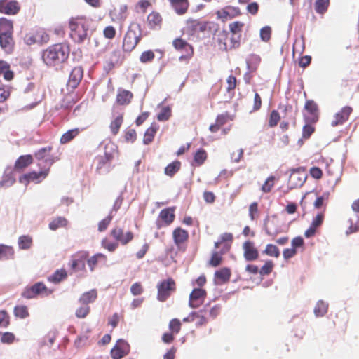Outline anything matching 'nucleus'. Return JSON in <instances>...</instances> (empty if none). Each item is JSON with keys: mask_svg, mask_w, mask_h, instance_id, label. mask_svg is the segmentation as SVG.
Wrapping results in <instances>:
<instances>
[{"mask_svg": "<svg viewBox=\"0 0 359 359\" xmlns=\"http://www.w3.org/2000/svg\"><path fill=\"white\" fill-rule=\"evenodd\" d=\"M69 46L64 43L48 46L42 52V60L48 67L58 66L65 62L69 55Z\"/></svg>", "mask_w": 359, "mask_h": 359, "instance_id": "nucleus-1", "label": "nucleus"}, {"mask_svg": "<svg viewBox=\"0 0 359 359\" xmlns=\"http://www.w3.org/2000/svg\"><path fill=\"white\" fill-rule=\"evenodd\" d=\"M69 36L76 43H83L88 38L90 21L83 15L72 17L68 21Z\"/></svg>", "mask_w": 359, "mask_h": 359, "instance_id": "nucleus-2", "label": "nucleus"}, {"mask_svg": "<svg viewBox=\"0 0 359 359\" xmlns=\"http://www.w3.org/2000/svg\"><path fill=\"white\" fill-rule=\"evenodd\" d=\"M111 236L116 241V242L109 241L107 238L102 239L101 244L102 247L109 252H114L118 244L126 245L131 242L134 238V233L131 231H124L123 229L121 226H116L110 231Z\"/></svg>", "mask_w": 359, "mask_h": 359, "instance_id": "nucleus-3", "label": "nucleus"}, {"mask_svg": "<svg viewBox=\"0 0 359 359\" xmlns=\"http://www.w3.org/2000/svg\"><path fill=\"white\" fill-rule=\"evenodd\" d=\"M140 39V25L137 23H131L123 37L122 43L123 50L130 53L137 46Z\"/></svg>", "mask_w": 359, "mask_h": 359, "instance_id": "nucleus-4", "label": "nucleus"}, {"mask_svg": "<svg viewBox=\"0 0 359 359\" xmlns=\"http://www.w3.org/2000/svg\"><path fill=\"white\" fill-rule=\"evenodd\" d=\"M157 299L161 302H165L176 292L177 284L175 280L170 277L160 281L157 285Z\"/></svg>", "mask_w": 359, "mask_h": 359, "instance_id": "nucleus-5", "label": "nucleus"}, {"mask_svg": "<svg viewBox=\"0 0 359 359\" xmlns=\"http://www.w3.org/2000/svg\"><path fill=\"white\" fill-rule=\"evenodd\" d=\"M172 46L176 50L183 53L180 57V61H188L194 56V48L186 40L180 37L177 38L173 40Z\"/></svg>", "mask_w": 359, "mask_h": 359, "instance_id": "nucleus-6", "label": "nucleus"}, {"mask_svg": "<svg viewBox=\"0 0 359 359\" xmlns=\"http://www.w3.org/2000/svg\"><path fill=\"white\" fill-rule=\"evenodd\" d=\"M52 150L53 147L48 146L40 149L34 154L36 158L39 161V165L41 166V164L44 163L43 168L48 169V170H50L51 165L58 160V158L50 154Z\"/></svg>", "mask_w": 359, "mask_h": 359, "instance_id": "nucleus-7", "label": "nucleus"}, {"mask_svg": "<svg viewBox=\"0 0 359 359\" xmlns=\"http://www.w3.org/2000/svg\"><path fill=\"white\" fill-rule=\"evenodd\" d=\"M51 293V290L48 289L43 283L39 282L30 287H25L22 292V297L26 299H32L38 295L48 296Z\"/></svg>", "mask_w": 359, "mask_h": 359, "instance_id": "nucleus-8", "label": "nucleus"}, {"mask_svg": "<svg viewBox=\"0 0 359 359\" xmlns=\"http://www.w3.org/2000/svg\"><path fill=\"white\" fill-rule=\"evenodd\" d=\"M304 109L305 114L304 119L305 123H316L319 120V108L318 104L312 100L306 101Z\"/></svg>", "mask_w": 359, "mask_h": 359, "instance_id": "nucleus-9", "label": "nucleus"}, {"mask_svg": "<svg viewBox=\"0 0 359 359\" xmlns=\"http://www.w3.org/2000/svg\"><path fill=\"white\" fill-rule=\"evenodd\" d=\"M175 207H169L161 210L156 221L158 229L170 226L174 222L175 219Z\"/></svg>", "mask_w": 359, "mask_h": 359, "instance_id": "nucleus-10", "label": "nucleus"}, {"mask_svg": "<svg viewBox=\"0 0 359 359\" xmlns=\"http://www.w3.org/2000/svg\"><path fill=\"white\" fill-rule=\"evenodd\" d=\"M89 256V253L87 251H78L72 256L69 266L74 272L79 271H86V262Z\"/></svg>", "mask_w": 359, "mask_h": 359, "instance_id": "nucleus-11", "label": "nucleus"}, {"mask_svg": "<svg viewBox=\"0 0 359 359\" xmlns=\"http://www.w3.org/2000/svg\"><path fill=\"white\" fill-rule=\"evenodd\" d=\"M207 297V292L202 288H194L189 294V306L192 309L201 306Z\"/></svg>", "mask_w": 359, "mask_h": 359, "instance_id": "nucleus-12", "label": "nucleus"}, {"mask_svg": "<svg viewBox=\"0 0 359 359\" xmlns=\"http://www.w3.org/2000/svg\"><path fill=\"white\" fill-rule=\"evenodd\" d=\"M172 239L177 248L184 250L186 244L189 240V233L181 227L175 228L172 231Z\"/></svg>", "mask_w": 359, "mask_h": 359, "instance_id": "nucleus-13", "label": "nucleus"}, {"mask_svg": "<svg viewBox=\"0 0 359 359\" xmlns=\"http://www.w3.org/2000/svg\"><path fill=\"white\" fill-rule=\"evenodd\" d=\"M124 60V57L121 50L116 49L107 56L104 60V67L108 71L113 69L115 67L121 65Z\"/></svg>", "mask_w": 359, "mask_h": 359, "instance_id": "nucleus-14", "label": "nucleus"}, {"mask_svg": "<svg viewBox=\"0 0 359 359\" xmlns=\"http://www.w3.org/2000/svg\"><path fill=\"white\" fill-rule=\"evenodd\" d=\"M130 352L129 344L123 339H118L111 348L110 354L113 359H121Z\"/></svg>", "mask_w": 359, "mask_h": 359, "instance_id": "nucleus-15", "label": "nucleus"}, {"mask_svg": "<svg viewBox=\"0 0 359 359\" xmlns=\"http://www.w3.org/2000/svg\"><path fill=\"white\" fill-rule=\"evenodd\" d=\"M83 77V69L81 67H74L69 75L67 88L74 90L79 85Z\"/></svg>", "mask_w": 359, "mask_h": 359, "instance_id": "nucleus-16", "label": "nucleus"}, {"mask_svg": "<svg viewBox=\"0 0 359 359\" xmlns=\"http://www.w3.org/2000/svg\"><path fill=\"white\" fill-rule=\"evenodd\" d=\"M49 171L48 169L43 168L42 170L38 172L33 171L22 175L19 180L21 183H29L30 182L39 183L48 176Z\"/></svg>", "mask_w": 359, "mask_h": 359, "instance_id": "nucleus-17", "label": "nucleus"}, {"mask_svg": "<svg viewBox=\"0 0 359 359\" xmlns=\"http://www.w3.org/2000/svg\"><path fill=\"white\" fill-rule=\"evenodd\" d=\"M353 112V108L349 106H345L341 109L339 111L336 113L333 118L331 121V126L332 127H336L337 126L343 125L345 122H346L350 115Z\"/></svg>", "mask_w": 359, "mask_h": 359, "instance_id": "nucleus-18", "label": "nucleus"}, {"mask_svg": "<svg viewBox=\"0 0 359 359\" xmlns=\"http://www.w3.org/2000/svg\"><path fill=\"white\" fill-rule=\"evenodd\" d=\"M20 10V5L18 1L0 0V13L6 15H15Z\"/></svg>", "mask_w": 359, "mask_h": 359, "instance_id": "nucleus-19", "label": "nucleus"}, {"mask_svg": "<svg viewBox=\"0 0 359 359\" xmlns=\"http://www.w3.org/2000/svg\"><path fill=\"white\" fill-rule=\"evenodd\" d=\"M243 256L246 261H254L258 259L259 252L255 246V243L250 241H246L243 244Z\"/></svg>", "mask_w": 359, "mask_h": 359, "instance_id": "nucleus-20", "label": "nucleus"}, {"mask_svg": "<svg viewBox=\"0 0 359 359\" xmlns=\"http://www.w3.org/2000/svg\"><path fill=\"white\" fill-rule=\"evenodd\" d=\"M240 14L241 11L239 8L230 6H226L216 12L217 18L222 20L223 22L227 20L229 18H233L238 16Z\"/></svg>", "mask_w": 359, "mask_h": 359, "instance_id": "nucleus-21", "label": "nucleus"}, {"mask_svg": "<svg viewBox=\"0 0 359 359\" xmlns=\"http://www.w3.org/2000/svg\"><path fill=\"white\" fill-rule=\"evenodd\" d=\"M147 22L149 27L153 30H158L163 24V18L157 11H152L147 18Z\"/></svg>", "mask_w": 359, "mask_h": 359, "instance_id": "nucleus-22", "label": "nucleus"}, {"mask_svg": "<svg viewBox=\"0 0 359 359\" xmlns=\"http://www.w3.org/2000/svg\"><path fill=\"white\" fill-rule=\"evenodd\" d=\"M208 22L201 21L199 20H188L187 21V27L189 31L193 33L204 32L208 28Z\"/></svg>", "mask_w": 359, "mask_h": 359, "instance_id": "nucleus-23", "label": "nucleus"}, {"mask_svg": "<svg viewBox=\"0 0 359 359\" xmlns=\"http://www.w3.org/2000/svg\"><path fill=\"white\" fill-rule=\"evenodd\" d=\"M84 130V128H75L68 130L64 133L60 138V143L61 144H67L75 139L80 133Z\"/></svg>", "mask_w": 359, "mask_h": 359, "instance_id": "nucleus-24", "label": "nucleus"}, {"mask_svg": "<svg viewBox=\"0 0 359 359\" xmlns=\"http://www.w3.org/2000/svg\"><path fill=\"white\" fill-rule=\"evenodd\" d=\"M0 46L6 53H12L15 46L13 34L0 35Z\"/></svg>", "mask_w": 359, "mask_h": 359, "instance_id": "nucleus-25", "label": "nucleus"}, {"mask_svg": "<svg viewBox=\"0 0 359 359\" xmlns=\"http://www.w3.org/2000/svg\"><path fill=\"white\" fill-rule=\"evenodd\" d=\"M231 276V269L227 267L222 268L215 273V280L218 284L227 283L230 280Z\"/></svg>", "mask_w": 359, "mask_h": 359, "instance_id": "nucleus-26", "label": "nucleus"}, {"mask_svg": "<svg viewBox=\"0 0 359 359\" xmlns=\"http://www.w3.org/2000/svg\"><path fill=\"white\" fill-rule=\"evenodd\" d=\"M133 94L127 90H118L116 95V102L120 105H127L130 103Z\"/></svg>", "mask_w": 359, "mask_h": 359, "instance_id": "nucleus-27", "label": "nucleus"}, {"mask_svg": "<svg viewBox=\"0 0 359 359\" xmlns=\"http://www.w3.org/2000/svg\"><path fill=\"white\" fill-rule=\"evenodd\" d=\"M0 75L8 81H11L14 77V72L11 69L10 64L6 61L0 60Z\"/></svg>", "mask_w": 359, "mask_h": 359, "instance_id": "nucleus-28", "label": "nucleus"}, {"mask_svg": "<svg viewBox=\"0 0 359 359\" xmlns=\"http://www.w3.org/2000/svg\"><path fill=\"white\" fill-rule=\"evenodd\" d=\"M158 128L159 126L156 123L151 124L150 127H149L144 133L143 137V143L144 144H149L153 142Z\"/></svg>", "mask_w": 359, "mask_h": 359, "instance_id": "nucleus-29", "label": "nucleus"}, {"mask_svg": "<svg viewBox=\"0 0 359 359\" xmlns=\"http://www.w3.org/2000/svg\"><path fill=\"white\" fill-rule=\"evenodd\" d=\"M97 297V292L95 289H92L88 292L83 293L79 297V302L81 304L88 305L94 302Z\"/></svg>", "mask_w": 359, "mask_h": 359, "instance_id": "nucleus-30", "label": "nucleus"}, {"mask_svg": "<svg viewBox=\"0 0 359 359\" xmlns=\"http://www.w3.org/2000/svg\"><path fill=\"white\" fill-rule=\"evenodd\" d=\"M208 158V154L204 149H198L194 154V159L191 165L195 167L202 165Z\"/></svg>", "mask_w": 359, "mask_h": 359, "instance_id": "nucleus-31", "label": "nucleus"}, {"mask_svg": "<svg viewBox=\"0 0 359 359\" xmlns=\"http://www.w3.org/2000/svg\"><path fill=\"white\" fill-rule=\"evenodd\" d=\"M33 163V158L32 155H24L20 156L15 163V169L21 170Z\"/></svg>", "mask_w": 359, "mask_h": 359, "instance_id": "nucleus-32", "label": "nucleus"}, {"mask_svg": "<svg viewBox=\"0 0 359 359\" xmlns=\"http://www.w3.org/2000/svg\"><path fill=\"white\" fill-rule=\"evenodd\" d=\"M169 1L180 15L185 13L189 8L188 0H169Z\"/></svg>", "mask_w": 359, "mask_h": 359, "instance_id": "nucleus-33", "label": "nucleus"}, {"mask_svg": "<svg viewBox=\"0 0 359 359\" xmlns=\"http://www.w3.org/2000/svg\"><path fill=\"white\" fill-rule=\"evenodd\" d=\"M79 100L76 94L68 93L62 99L61 102V107L64 109L72 108Z\"/></svg>", "mask_w": 359, "mask_h": 359, "instance_id": "nucleus-34", "label": "nucleus"}, {"mask_svg": "<svg viewBox=\"0 0 359 359\" xmlns=\"http://www.w3.org/2000/svg\"><path fill=\"white\" fill-rule=\"evenodd\" d=\"M13 21L5 18H0V35L13 34Z\"/></svg>", "mask_w": 359, "mask_h": 359, "instance_id": "nucleus-35", "label": "nucleus"}, {"mask_svg": "<svg viewBox=\"0 0 359 359\" xmlns=\"http://www.w3.org/2000/svg\"><path fill=\"white\" fill-rule=\"evenodd\" d=\"M226 250L222 252H213L210 259L209 260V264L213 267H217L220 265L223 261L222 255L227 252L230 248V245H226Z\"/></svg>", "mask_w": 359, "mask_h": 359, "instance_id": "nucleus-36", "label": "nucleus"}, {"mask_svg": "<svg viewBox=\"0 0 359 359\" xmlns=\"http://www.w3.org/2000/svg\"><path fill=\"white\" fill-rule=\"evenodd\" d=\"M107 256L102 253H97L90 258H87L86 262L91 271H93L99 262H106Z\"/></svg>", "mask_w": 359, "mask_h": 359, "instance_id": "nucleus-37", "label": "nucleus"}, {"mask_svg": "<svg viewBox=\"0 0 359 359\" xmlns=\"http://www.w3.org/2000/svg\"><path fill=\"white\" fill-rule=\"evenodd\" d=\"M207 313V306L204 307V309L198 311H194V321L196 322V327H201L207 324L208 320L205 314Z\"/></svg>", "mask_w": 359, "mask_h": 359, "instance_id": "nucleus-38", "label": "nucleus"}, {"mask_svg": "<svg viewBox=\"0 0 359 359\" xmlns=\"http://www.w3.org/2000/svg\"><path fill=\"white\" fill-rule=\"evenodd\" d=\"M15 251L13 247L0 244V260H7L14 257Z\"/></svg>", "mask_w": 359, "mask_h": 359, "instance_id": "nucleus-39", "label": "nucleus"}, {"mask_svg": "<svg viewBox=\"0 0 359 359\" xmlns=\"http://www.w3.org/2000/svg\"><path fill=\"white\" fill-rule=\"evenodd\" d=\"M284 118L290 120L294 127L297 125V116L298 111L294 110L292 105H286L284 108Z\"/></svg>", "mask_w": 359, "mask_h": 359, "instance_id": "nucleus-40", "label": "nucleus"}, {"mask_svg": "<svg viewBox=\"0 0 359 359\" xmlns=\"http://www.w3.org/2000/svg\"><path fill=\"white\" fill-rule=\"evenodd\" d=\"M117 152L118 151L116 147L114 144L109 143L106 144L104 148V154L102 156L107 161L111 163Z\"/></svg>", "mask_w": 359, "mask_h": 359, "instance_id": "nucleus-41", "label": "nucleus"}, {"mask_svg": "<svg viewBox=\"0 0 359 359\" xmlns=\"http://www.w3.org/2000/svg\"><path fill=\"white\" fill-rule=\"evenodd\" d=\"M67 278V273L65 269H60L56 270L54 273L48 278V280L54 283H59Z\"/></svg>", "mask_w": 359, "mask_h": 359, "instance_id": "nucleus-42", "label": "nucleus"}, {"mask_svg": "<svg viewBox=\"0 0 359 359\" xmlns=\"http://www.w3.org/2000/svg\"><path fill=\"white\" fill-rule=\"evenodd\" d=\"M180 168L181 162L179 161H175L165 168L164 172L166 175L172 177L180 170Z\"/></svg>", "mask_w": 359, "mask_h": 359, "instance_id": "nucleus-43", "label": "nucleus"}, {"mask_svg": "<svg viewBox=\"0 0 359 359\" xmlns=\"http://www.w3.org/2000/svg\"><path fill=\"white\" fill-rule=\"evenodd\" d=\"M18 243L20 249L28 250L32 247L33 240L29 235H22L18 238Z\"/></svg>", "mask_w": 359, "mask_h": 359, "instance_id": "nucleus-44", "label": "nucleus"}, {"mask_svg": "<svg viewBox=\"0 0 359 359\" xmlns=\"http://www.w3.org/2000/svg\"><path fill=\"white\" fill-rule=\"evenodd\" d=\"M68 224L67 219L64 217H57L53 219L49 223V228L52 231H55L59 228L65 227Z\"/></svg>", "mask_w": 359, "mask_h": 359, "instance_id": "nucleus-45", "label": "nucleus"}, {"mask_svg": "<svg viewBox=\"0 0 359 359\" xmlns=\"http://www.w3.org/2000/svg\"><path fill=\"white\" fill-rule=\"evenodd\" d=\"M327 309L328 304L323 300H319L314 308V313L317 317H322L327 312Z\"/></svg>", "mask_w": 359, "mask_h": 359, "instance_id": "nucleus-46", "label": "nucleus"}, {"mask_svg": "<svg viewBox=\"0 0 359 359\" xmlns=\"http://www.w3.org/2000/svg\"><path fill=\"white\" fill-rule=\"evenodd\" d=\"M123 115H118L117 117L115 118L114 120H113L110 123V130L113 135H116L123 124Z\"/></svg>", "mask_w": 359, "mask_h": 359, "instance_id": "nucleus-47", "label": "nucleus"}, {"mask_svg": "<svg viewBox=\"0 0 359 359\" xmlns=\"http://www.w3.org/2000/svg\"><path fill=\"white\" fill-rule=\"evenodd\" d=\"M263 253L270 256L278 258L280 256V250L278 248L273 244H267Z\"/></svg>", "mask_w": 359, "mask_h": 359, "instance_id": "nucleus-48", "label": "nucleus"}, {"mask_svg": "<svg viewBox=\"0 0 359 359\" xmlns=\"http://www.w3.org/2000/svg\"><path fill=\"white\" fill-rule=\"evenodd\" d=\"M172 114L171 108L169 106H165L161 108L160 112L157 115V119L159 121H168Z\"/></svg>", "mask_w": 359, "mask_h": 359, "instance_id": "nucleus-49", "label": "nucleus"}, {"mask_svg": "<svg viewBox=\"0 0 359 359\" xmlns=\"http://www.w3.org/2000/svg\"><path fill=\"white\" fill-rule=\"evenodd\" d=\"M13 312L14 315L20 318H25L29 315L27 307L24 305L16 306Z\"/></svg>", "mask_w": 359, "mask_h": 359, "instance_id": "nucleus-50", "label": "nucleus"}, {"mask_svg": "<svg viewBox=\"0 0 359 359\" xmlns=\"http://www.w3.org/2000/svg\"><path fill=\"white\" fill-rule=\"evenodd\" d=\"M325 207L324 209L318 212L312 219L311 225L318 229L323 223L325 219Z\"/></svg>", "mask_w": 359, "mask_h": 359, "instance_id": "nucleus-51", "label": "nucleus"}, {"mask_svg": "<svg viewBox=\"0 0 359 359\" xmlns=\"http://www.w3.org/2000/svg\"><path fill=\"white\" fill-rule=\"evenodd\" d=\"M276 181V177L274 176L269 177L263 185L262 186L261 190L264 193H269L271 191L273 187H274Z\"/></svg>", "mask_w": 359, "mask_h": 359, "instance_id": "nucleus-52", "label": "nucleus"}, {"mask_svg": "<svg viewBox=\"0 0 359 359\" xmlns=\"http://www.w3.org/2000/svg\"><path fill=\"white\" fill-rule=\"evenodd\" d=\"M329 0H316L315 2V10L318 13H324L329 6Z\"/></svg>", "mask_w": 359, "mask_h": 359, "instance_id": "nucleus-53", "label": "nucleus"}, {"mask_svg": "<svg viewBox=\"0 0 359 359\" xmlns=\"http://www.w3.org/2000/svg\"><path fill=\"white\" fill-rule=\"evenodd\" d=\"M280 120V116L276 110H272L270 113L268 125L270 128H274Z\"/></svg>", "mask_w": 359, "mask_h": 359, "instance_id": "nucleus-54", "label": "nucleus"}, {"mask_svg": "<svg viewBox=\"0 0 359 359\" xmlns=\"http://www.w3.org/2000/svg\"><path fill=\"white\" fill-rule=\"evenodd\" d=\"M244 23L240 21H236L229 25V29L233 35L241 36Z\"/></svg>", "mask_w": 359, "mask_h": 359, "instance_id": "nucleus-55", "label": "nucleus"}, {"mask_svg": "<svg viewBox=\"0 0 359 359\" xmlns=\"http://www.w3.org/2000/svg\"><path fill=\"white\" fill-rule=\"evenodd\" d=\"M314 124L315 123H305V125L302 128V137L304 139H309L311 137V135L314 133Z\"/></svg>", "mask_w": 359, "mask_h": 359, "instance_id": "nucleus-56", "label": "nucleus"}, {"mask_svg": "<svg viewBox=\"0 0 359 359\" xmlns=\"http://www.w3.org/2000/svg\"><path fill=\"white\" fill-rule=\"evenodd\" d=\"M181 327V321L177 318H173L169 323V330L175 334H177L180 332Z\"/></svg>", "mask_w": 359, "mask_h": 359, "instance_id": "nucleus-57", "label": "nucleus"}, {"mask_svg": "<svg viewBox=\"0 0 359 359\" xmlns=\"http://www.w3.org/2000/svg\"><path fill=\"white\" fill-rule=\"evenodd\" d=\"M90 308L88 305L81 304V306L76 310L75 315L79 318H86L90 313Z\"/></svg>", "mask_w": 359, "mask_h": 359, "instance_id": "nucleus-58", "label": "nucleus"}, {"mask_svg": "<svg viewBox=\"0 0 359 359\" xmlns=\"http://www.w3.org/2000/svg\"><path fill=\"white\" fill-rule=\"evenodd\" d=\"M274 267V264L271 260H268L259 269V274L261 276H266L271 273Z\"/></svg>", "mask_w": 359, "mask_h": 359, "instance_id": "nucleus-59", "label": "nucleus"}, {"mask_svg": "<svg viewBox=\"0 0 359 359\" xmlns=\"http://www.w3.org/2000/svg\"><path fill=\"white\" fill-rule=\"evenodd\" d=\"M249 217L252 221L256 219L259 217V209L257 202L252 203L249 206Z\"/></svg>", "mask_w": 359, "mask_h": 359, "instance_id": "nucleus-60", "label": "nucleus"}, {"mask_svg": "<svg viewBox=\"0 0 359 359\" xmlns=\"http://www.w3.org/2000/svg\"><path fill=\"white\" fill-rule=\"evenodd\" d=\"M113 219V215H111V212L105 218H104L102 220H101L98 224V231L100 232L104 231L109 225L110 224L111 220Z\"/></svg>", "mask_w": 359, "mask_h": 359, "instance_id": "nucleus-61", "label": "nucleus"}, {"mask_svg": "<svg viewBox=\"0 0 359 359\" xmlns=\"http://www.w3.org/2000/svg\"><path fill=\"white\" fill-rule=\"evenodd\" d=\"M328 194H324L323 195L316 198L313 203V206L316 209H320L321 208H326L325 203L328 200Z\"/></svg>", "mask_w": 359, "mask_h": 359, "instance_id": "nucleus-62", "label": "nucleus"}, {"mask_svg": "<svg viewBox=\"0 0 359 359\" xmlns=\"http://www.w3.org/2000/svg\"><path fill=\"white\" fill-rule=\"evenodd\" d=\"M154 53L152 50H149L142 53L140 57V60L142 63H147L151 62L154 59Z\"/></svg>", "mask_w": 359, "mask_h": 359, "instance_id": "nucleus-63", "label": "nucleus"}, {"mask_svg": "<svg viewBox=\"0 0 359 359\" xmlns=\"http://www.w3.org/2000/svg\"><path fill=\"white\" fill-rule=\"evenodd\" d=\"M116 29L111 25L107 26L103 29V35L107 39H113L116 36Z\"/></svg>", "mask_w": 359, "mask_h": 359, "instance_id": "nucleus-64", "label": "nucleus"}]
</instances>
